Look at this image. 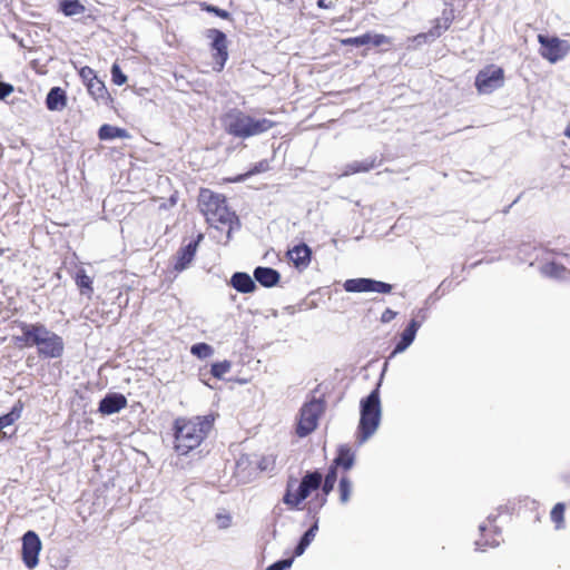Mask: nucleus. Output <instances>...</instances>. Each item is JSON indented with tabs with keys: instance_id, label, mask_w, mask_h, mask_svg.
I'll return each mask as SVG.
<instances>
[{
	"instance_id": "obj_41",
	"label": "nucleus",
	"mask_w": 570,
	"mask_h": 570,
	"mask_svg": "<svg viewBox=\"0 0 570 570\" xmlns=\"http://www.w3.org/2000/svg\"><path fill=\"white\" fill-rule=\"evenodd\" d=\"M293 563V558L283 559L274 562L269 567H267L265 570H286L291 568Z\"/></svg>"
},
{
	"instance_id": "obj_25",
	"label": "nucleus",
	"mask_w": 570,
	"mask_h": 570,
	"mask_svg": "<svg viewBox=\"0 0 570 570\" xmlns=\"http://www.w3.org/2000/svg\"><path fill=\"white\" fill-rule=\"evenodd\" d=\"M60 11L67 16H76L85 12L86 8L79 0H62L59 3Z\"/></svg>"
},
{
	"instance_id": "obj_6",
	"label": "nucleus",
	"mask_w": 570,
	"mask_h": 570,
	"mask_svg": "<svg viewBox=\"0 0 570 570\" xmlns=\"http://www.w3.org/2000/svg\"><path fill=\"white\" fill-rule=\"evenodd\" d=\"M322 483V474L317 471L307 473L298 484L295 492L293 489L296 480H291L287 483V490L283 498L285 504L293 509H298V505L311 494L312 491L320 488Z\"/></svg>"
},
{
	"instance_id": "obj_14",
	"label": "nucleus",
	"mask_w": 570,
	"mask_h": 570,
	"mask_svg": "<svg viewBox=\"0 0 570 570\" xmlns=\"http://www.w3.org/2000/svg\"><path fill=\"white\" fill-rule=\"evenodd\" d=\"M127 406V399L120 393H108L100 402L98 411L104 415L118 413Z\"/></svg>"
},
{
	"instance_id": "obj_23",
	"label": "nucleus",
	"mask_w": 570,
	"mask_h": 570,
	"mask_svg": "<svg viewBox=\"0 0 570 570\" xmlns=\"http://www.w3.org/2000/svg\"><path fill=\"white\" fill-rule=\"evenodd\" d=\"M98 137L100 140H110L115 138H128L129 134L124 128L105 124L99 128Z\"/></svg>"
},
{
	"instance_id": "obj_3",
	"label": "nucleus",
	"mask_w": 570,
	"mask_h": 570,
	"mask_svg": "<svg viewBox=\"0 0 570 570\" xmlns=\"http://www.w3.org/2000/svg\"><path fill=\"white\" fill-rule=\"evenodd\" d=\"M213 424V415L177 419L175 421V451L180 455H186L198 448L212 430Z\"/></svg>"
},
{
	"instance_id": "obj_42",
	"label": "nucleus",
	"mask_w": 570,
	"mask_h": 570,
	"mask_svg": "<svg viewBox=\"0 0 570 570\" xmlns=\"http://www.w3.org/2000/svg\"><path fill=\"white\" fill-rule=\"evenodd\" d=\"M217 519V525L219 529H227L232 524V518L227 513H218L216 515Z\"/></svg>"
},
{
	"instance_id": "obj_19",
	"label": "nucleus",
	"mask_w": 570,
	"mask_h": 570,
	"mask_svg": "<svg viewBox=\"0 0 570 570\" xmlns=\"http://www.w3.org/2000/svg\"><path fill=\"white\" fill-rule=\"evenodd\" d=\"M67 105L66 92L60 87H53L47 95L46 106L49 110H61Z\"/></svg>"
},
{
	"instance_id": "obj_21",
	"label": "nucleus",
	"mask_w": 570,
	"mask_h": 570,
	"mask_svg": "<svg viewBox=\"0 0 570 570\" xmlns=\"http://www.w3.org/2000/svg\"><path fill=\"white\" fill-rule=\"evenodd\" d=\"M313 252H284L288 263H293L295 268L304 271L311 263Z\"/></svg>"
},
{
	"instance_id": "obj_17",
	"label": "nucleus",
	"mask_w": 570,
	"mask_h": 570,
	"mask_svg": "<svg viewBox=\"0 0 570 570\" xmlns=\"http://www.w3.org/2000/svg\"><path fill=\"white\" fill-rule=\"evenodd\" d=\"M86 88L91 98L97 102H102L105 105L114 102V98L108 91L105 82L99 78H96L92 82L88 83Z\"/></svg>"
},
{
	"instance_id": "obj_43",
	"label": "nucleus",
	"mask_w": 570,
	"mask_h": 570,
	"mask_svg": "<svg viewBox=\"0 0 570 570\" xmlns=\"http://www.w3.org/2000/svg\"><path fill=\"white\" fill-rule=\"evenodd\" d=\"M13 91H14V88L11 83L0 82V100H4Z\"/></svg>"
},
{
	"instance_id": "obj_32",
	"label": "nucleus",
	"mask_w": 570,
	"mask_h": 570,
	"mask_svg": "<svg viewBox=\"0 0 570 570\" xmlns=\"http://www.w3.org/2000/svg\"><path fill=\"white\" fill-rule=\"evenodd\" d=\"M336 482V466H331L327 471L324 483H323V492L325 494H328L335 485Z\"/></svg>"
},
{
	"instance_id": "obj_29",
	"label": "nucleus",
	"mask_w": 570,
	"mask_h": 570,
	"mask_svg": "<svg viewBox=\"0 0 570 570\" xmlns=\"http://www.w3.org/2000/svg\"><path fill=\"white\" fill-rule=\"evenodd\" d=\"M21 415V407L14 406L11 412L0 416V430L13 424Z\"/></svg>"
},
{
	"instance_id": "obj_36",
	"label": "nucleus",
	"mask_w": 570,
	"mask_h": 570,
	"mask_svg": "<svg viewBox=\"0 0 570 570\" xmlns=\"http://www.w3.org/2000/svg\"><path fill=\"white\" fill-rule=\"evenodd\" d=\"M79 77L87 87L88 83L92 82L97 77L96 71L89 66L81 67L78 71Z\"/></svg>"
},
{
	"instance_id": "obj_2",
	"label": "nucleus",
	"mask_w": 570,
	"mask_h": 570,
	"mask_svg": "<svg viewBox=\"0 0 570 570\" xmlns=\"http://www.w3.org/2000/svg\"><path fill=\"white\" fill-rule=\"evenodd\" d=\"M20 335L16 336V343L23 346H37L40 356L58 358L63 353V341L55 332L48 330L41 323L18 324Z\"/></svg>"
},
{
	"instance_id": "obj_27",
	"label": "nucleus",
	"mask_w": 570,
	"mask_h": 570,
	"mask_svg": "<svg viewBox=\"0 0 570 570\" xmlns=\"http://www.w3.org/2000/svg\"><path fill=\"white\" fill-rule=\"evenodd\" d=\"M76 284L80 288L81 294H86L88 296L91 295L94 288H92V279L90 276H88L85 272V269L80 268L77 271L76 276Z\"/></svg>"
},
{
	"instance_id": "obj_1",
	"label": "nucleus",
	"mask_w": 570,
	"mask_h": 570,
	"mask_svg": "<svg viewBox=\"0 0 570 570\" xmlns=\"http://www.w3.org/2000/svg\"><path fill=\"white\" fill-rule=\"evenodd\" d=\"M197 209L208 225V236L215 239L217 245H228L233 234L240 229L239 217L230 208L224 194L206 187L199 188Z\"/></svg>"
},
{
	"instance_id": "obj_12",
	"label": "nucleus",
	"mask_w": 570,
	"mask_h": 570,
	"mask_svg": "<svg viewBox=\"0 0 570 570\" xmlns=\"http://www.w3.org/2000/svg\"><path fill=\"white\" fill-rule=\"evenodd\" d=\"M344 289L351 293L376 292L387 294L392 285L372 278H352L344 283Z\"/></svg>"
},
{
	"instance_id": "obj_40",
	"label": "nucleus",
	"mask_w": 570,
	"mask_h": 570,
	"mask_svg": "<svg viewBox=\"0 0 570 570\" xmlns=\"http://www.w3.org/2000/svg\"><path fill=\"white\" fill-rule=\"evenodd\" d=\"M269 170V161L267 159H263L258 163H256L247 173L246 176H252L261 173H265Z\"/></svg>"
},
{
	"instance_id": "obj_28",
	"label": "nucleus",
	"mask_w": 570,
	"mask_h": 570,
	"mask_svg": "<svg viewBox=\"0 0 570 570\" xmlns=\"http://www.w3.org/2000/svg\"><path fill=\"white\" fill-rule=\"evenodd\" d=\"M190 353L198 358H207L213 355L214 350L206 343H197L191 346Z\"/></svg>"
},
{
	"instance_id": "obj_52",
	"label": "nucleus",
	"mask_w": 570,
	"mask_h": 570,
	"mask_svg": "<svg viewBox=\"0 0 570 570\" xmlns=\"http://www.w3.org/2000/svg\"><path fill=\"white\" fill-rule=\"evenodd\" d=\"M485 530L484 525H480V531L483 532Z\"/></svg>"
},
{
	"instance_id": "obj_10",
	"label": "nucleus",
	"mask_w": 570,
	"mask_h": 570,
	"mask_svg": "<svg viewBox=\"0 0 570 570\" xmlns=\"http://www.w3.org/2000/svg\"><path fill=\"white\" fill-rule=\"evenodd\" d=\"M207 38L212 40L210 49L213 52L214 70L220 72L228 59V41L226 35L218 29H209Z\"/></svg>"
},
{
	"instance_id": "obj_4",
	"label": "nucleus",
	"mask_w": 570,
	"mask_h": 570,
	"mask_svg": "<svg viewBox=\"0 0 570 570\" xmlns=\"http://www.w3.org/2000/svg\"><path fill=\"white\" fill-rule=\"evenodd\" d=\"M220 121L228 135L240 139L265 134L276 126L271 119L256 118L238 108L226 111Z\"/></svg>"
},
{
	"instance_id": "obj_30",
	"label": "nucleus",
	"mask_w": 570,
	"mask_h": 570,
	"mask_svg": "<svg viewBox=\"0 0 570 570\" xmlns=\"http://www.w3.org/2000/svg\"><path fill=\"white\" fill-rule=\"evenodd\" d=\"M340 500L342 503H346L350 500L352 493V482L348 478L343 476L340 480Z\"/></svg>"
},
{
	"instance_id": "obj_24",
	"label": "nucleus",
	"mask_w": 570,
	"mask_h": 570,
	"mask_svg": "<svg viewBox=\"0 0 570 570\" xmlns=\"http://www.w3.org/2000/svg\"><path fill=\"white\" fill-rule=\"evenodd\" d=\"M317 530H318V524H317V521L303 534V537L301 538L298 544L296 546L295 550H294V554L296 557H299L302 556L305 550L307 549V547L312 543V541L315 539L316 537V533H317Z\"/></svg>"
},
{
	"instance_id": "obj_51",
	"label": "nucleus",
	"mask_w": 570,
	"mask_h": 570,
	"mask_svg": "<svg viewBox=\"0 0 570 570\" xmlns=\"http://www.w3.org/2000/svg\"><path fill=\"white\" fill-rule=\"evenodd\" d=\"M489 544H490L491 547H497V546H499V542L494 540V541H492V542H491V543H489Z\"/></svg>"
},
{
	"instance_id": "obj_9",
	"label": "nucleus",
	"mask_w": 570,
	"mask_h": 570,
	"mask_svg": "<svg viewBox=\"0 0 570 570\" xmlns=\"http://www.w3.org/2000/svg\"><path fill=\"white\" fill-rule=\"evenodd\" d=\"M324 411L322 401L313 399L311 402L305 403L299 412V420L296 428L298 436L304 438L312 433L316 426L320 415Z\"/></svg>"
},
{
	"instance_id": "obj_37",
	"label": "nucleus",
	"mask_w": 570,
	"mask_h": 570,
	"mask_svg": "<svg viewBox=\"0 0 570 570\" xmlns=\"http://www.w3.org/2000/svg\"><path fill=\"white\" fill-rule=\"evenodd\" d=\"M341 43L343 46H356V47L367 45L368 43V32L357 36V37L342 39Z\"/></svg>"
},
{
	"instance_id": "obj_44",
	"label": "nucleus",
	"mask_w": 570,
	"mask_h": 570,
	"mask_svg": "<svg viewBox=\"0 0 570 570\" xmlns=\"http://www.w3.org/2000/svg\"><path fill=\"white\" fill-rule=\"evenodd\" d=\"M396 312H394L393 309L391 308H386L382 315H381V322L382 323H390L392 320H394L396 317Z\"/></svg>"
},
{
	"instance_id": "obj_46",
	"label": "nucleus",
	"mask_w": 570,
	"mask_h": 570,
	"mask_svg": "<svg viewBox=\"0 0 570 570\" xmlns=\"http://www.w3.org/2000/svg\"><path fill=\"white\" fill-rule=\"evenodd\" d=\"M317 7L321 9H331L333 7V3L326 2V0H317Z\"/></svg>"
},
{
	"instance_id": "obj_48",
	"label": "nucleus",
	"mask_w": 570,
	"mask_h": 570,
	"mask_svg": "<svg viewBox=\"0 0 570 570\" xmlns=\"http://www.w3.org/2000/svg\"><path fill=\"white\" fill-rule=\"evenodd\" d=\"M417 316L421 317V320L419 322H421V324H422L423 321L426 318L425 311L424 309H420L419 313H417Z\"/></svg>"
},
{
	"instance_id": "obj_38",
	"label": "nucleus",
	"mask_w": 570,
	"mask_h": 570,
	"mask_svg": "<svg viewBox=\"0 0 570 570\" xmlns=\"http://www.w3.org/2000/svg\"><path fill=\"white\" fill-rule=\"evenodd\" d=\"M111 79L117 86H122L127 82V76L121 71L118 63H114L111 67Z\"/></svg>"
},
{
	"instance_id": "obj_11",
	"label": "nucleus",
	"mask_w": 570,
	"mask_h": 570,
	"mask_svg": "<svg viewBox=\"0 0 570 570\" xmlns=\"http://www.w3.org/2000/svg\"><path fill=\"white\" fill-rule=\"evenodd\" d=\"M41 541L35 531H27L22 537V560L28 569H33L39 563Z\"/></svg>"
},
{
	"instance_id": "obj_22",
	"label": "nucleus",
	"mask_w": 570,
	"mask_h": 570,
	"mask_svg": "<svg viewBox=\"0 0 570 570\" xmlns=\"http://www.w3.org/2000/svg\"><path fill=\"white\" fill-rule=\"evenodd\" d=\"M355 460V454L352 451L351 446L347 444H342L338 448L337 456L334 460V464L336 466H343L345 470H350Z\"/></svg>"
},
{
	"instance_id": "obj_15",
	"label": "nucleus",
	"mask_w": 570,
	"mask_h": 570,
	"mask_svg": "<svg viewBox=\"0 0 570 570\" xmlns=\"http://www.w3.org/2000/svg\"><path fill=\"white\" fill-rule=\"evenodd\" d=\"M420 327H421V322L413 318L409 323L406 328L402 332L400 341L395 345V347L391 354V357L396 354L403 353L414 342L416 332Z\"/></svg>"
},
{
	"instance_id": "obj_8",
	"label": "nucleus",
	"mask_w": 570,
	"mask_h": 570,
	"mask_svg": "<svg viewBox=\"0 0 570 570\" xmlns=\"http://www.w3.org/2000/svg\"><path fill=\"white\" fill-rule=\"evenodd\" d=\"M505 75L502 67L493 63L485 66L475 76L474 86L480 95H488L504 85Z\"/></svg>"
},
{
	"instance_id": "obj_45",
	"label": "nucleus",
	"mask_w": 570,
	"mask_h": 570,
	"mask_svg": "<svg viewBox=\"0 0 570 570\" xmlns=\"http://www.w3.org/2000/svg\"><path fill=\"white\" fill-rule=\"evenodd\" d=\"M204 237H205V235H204V234H202V233H199V234L197 235L196 239H195L194 242H190V243L185 247V249H187V250L196 249V248L199 246V244H200V242H202V239H203Z\"/></svg>"
},
{
	"instance_id": "obj_20",
	"label": "nucleus",
	"mask_w": 570,
	"mask_h": 570,
	"mask_svg": "<svg viewBox=\"0 0 570 570\" xmlns=\"http://www.w3.org/2000/svg\"><path fill=\"white\" fill-rule=\"evenodd\" d=\"M379 165L377 158L372 157L364 160H355L345 166L344 175H355L360 173H367L372 169H374Z\"/></svg>"
},
{
	"instance_id": "obj_18",
	"label": "nucleus",
	"mask_w": 570,
	"mask_h": 570,
	"mask_svg": "<svg viewBox=\"0 0 570 570\" xmlns=\"http://www.w3.org/2000/svg\"><path fill=\"white\" fill-rule=\"evenodd\" d=\"M230 285L239 293L248 294L256 289L255 281L244 272H236L230 278Z\"/></svg>"
},
{
	"instance_id": "obj_39",
	"label": "nucleus",
	"mask_w": 570,
	"mask_h": 570,
	"mask_svg": "<svg viewBox=\"0 0 570 570\" xmlns=\"http://www.w3.org/2000/svg\"><path fill=\"white\" fill-rule=\"evenodd\" d=\"M391 42L390 38L383 33H368V43H372L374 47H381L383 45H389Z\"/></svg>"
},
{
	"instance_id": "obj_7",
	"label": "nucleus",
	"mask_w": 570,
	"mask_h": 570,
	"mask_svg": "<svg viewBox=\"0 0 570 570\" xmlns=\"http://www.w3.org/2000/svg\"><path fill=\"white\" fill-rule=\"evenodd\" d=\"M537 39L540 43V56L550 63L564 59L570 52V43L557 36L539 33Z\"/></svg>"
},
{
	"instance_id": "obj_47",
	"label": "nucleus",
	"mask_w": 570,
	"mask_h": 570,
	"mask_svg": "<svg viewBox=\"0 0 570 570\" xmlns=\"http://www.w3.org/2000/svg\"><path fill=\"white\" fill-rule=\"evenodd\" d=\"M293 249H304V250H307V249H309V247L306 244L302 243V244L295 245L293 247Z\"/></svg>"
},
{
	"instance_id": "obj_33",
	"label": "nucleus",
	"mask_w": 570,
	"mask_h": 570,
	"mask_svg": "<svg viewBox=\"0 0 570 570\" xmlns=\"http://www.w3.org/2000/svg\"><path fill=\"white\" fill-rule=\"evenodd\" d=\"M196 252H181V255L177 257L175 263V269L180 272L184 271L194 259Z\"/></svg>"
},
{
	"instance_id": "obj_35",
	"label": "nucleus",
	"mask_w": 570,
	"mask_h": 570,
	"mask_svg": "<svg viewBox=\"0 0 570 570\" xmlns=\"http://www.w3.org/2000/svg\"><path fill=\"white\" fill-rule=\"evenodd\" d=\"M564 504L557 503L551 511V520L557 524V529H560L563 523Z\"/></svg>"
},
{
	"instance_id": "obj_5",
	"label": "nucleus",
	"mask_w": 570,
	"mask_h": 570,
	"mask_svg": "<svg viewBox=\"0 0 570 570\" xmlns=\"http://www.w3.org/2000/svg\"><path fill=\"white\" fill-rule=\"evenodd\" d=\"M380 384L361 401V417L357 428V441L366 442L377 430L381 422Z\"/></svg>"
},
{
	"instance_id": "obj_31",
	"label": "nucleus",
	"mask_w": 570,
	"mask_h": 570,
	"mask_svg": "<svg viewBox=\"0 0 570 570\" xmlns=\"http://www.w3.org/2000/svg\"><path fill=\"white\" fill-rule=\"evenodd\" d=\"M232 363L229 361H223L218 363H214L212 365V374L216 379H222L226 373L230 371Z\"/></svg>"
},
{
	"instance_id": "obj_49",
	"label": "nucleus",
	"mask_w": 570,
	"mask_h": 570,
	"mask_svg": "<svg viewBox=\"0 0 570 570\" xmlns=\"http://www.w3.org/2000/svg\"><path fill=\"white\" fill-rule=\"evenodd\" d=\"M564 135L570 138V124L566 127Z\"/></svg>"
},
{
	"instance_id": "obj_50",
	"label": "nucleus",
	"mask_w": 570,
	"mask_h": 570,
	"mask_svg": "<svg viewBox=\"0 0 570 570\" xmlns=\"http://www.w3.org/2000/svg\"><path fill=\"white\" fill-rule=\"evenodd\" d=\"M484 546H485V544H481V543H480V541H476V542H475L476 550H483V547H484Z\"/></svg>"
},
{
	"instance_id": "obj_26",
	"label": "nucleus",
	"mask_w": 570,
	"mask_h": 570,
	"mask_svg": "<svg viewBox=\"0 0 570 570\" xmlns=\"http://www.w3.org/2000/svg\"><path fill=\"white\" fill-rule=\"evenodd\" d=\"M541 273L548 277L553 278H566L570 272L562 265L556 263H548L541 267Z\"/></svg>"
},
{
	"instance_id": "obj_13",
	"label": "nucleus",
	"mask_w": 570,
	"mask_h": 570,
	"mask_svg": "<svg viewBox=\"0 0 570 570\" xmlns=\"http://www.w3.org/2000/svg\"><path fill=\"white\" fill-rule=\"evenodd\" d=\"M454 20L453 11H443L442 17L435 18L432 21V27L428 32L419 33L415 36V40L436 39L442 36L443 32L450 29Z\"/></svg>"
},
{
	"instance_id": "obj_16",
	"label": "nucleus",
	"mask_w": 570,
	"mask_h": 570,
	"mask_svg": "<svg viewBox=\"0 0 570 570\" xmlns=\"http://www.w3.org/2000/svg\"><path fill=\"white\" fill-rule=\"evenodd\" d=\"M254 279L263 287H274L281 281V274L272 267L258 266L253 273Z\"/></svg>"
},
{
	"instance_id": "obj_34",
	"label": "nucleus",
	"mask_w": 570,
	"mask_h": 570,
	"mask_svg": "<svg viewBox=\"0 0 570 570\" xmlns=\"http://www.w3.org/2000/svg\"><path fill=\"white\" fill-rule=\"evenodd\" d=\"M200 8H202V10L209 12V13H214L215 16H217L222 19H225V20L230 19V13L227 10L220 9L216 6L203 2L200 4Z\"/></svg>"
}]
</instances>
